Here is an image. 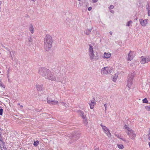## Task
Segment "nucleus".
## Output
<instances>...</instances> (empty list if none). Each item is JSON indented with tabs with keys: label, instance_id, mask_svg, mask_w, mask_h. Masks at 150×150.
Returning a JSON list of instances; mask_svg holds the SVG:
<instances>
[{
	"label": "nucleus",
	"instance_id": "obj_36",
	"mask_svg": "<svg viewBox=\"0 0 150 150\" xmlns=\"http://www.w3.org/2000/svg\"><path fill=\"white\" fill-rule=\"evenodd\" d=\"M148 137L149 140H150V130L149 131V132L148 134Z\"/></svg>",
	"mask_w": 150,
	"mask_h": 150
},
{
	"label": "nucleus",
	"instance_id": "obj_15",
	"mask_svg": "<svg viewBox=\"0 0 150 150\" xmlns=\"http://www.w3.org/2000/svg\"><path fill=\"white\" fill-rule=\"evenodd\" d=\"M36 86L37 90L38 91H41L42 89V85H40L38 84H36Z\"/></svg>",
	"mask_w": 150,
	"mask_h": 150
},
{
	"label": "nucleus",
	"instance_id": "obj_55",
	"mask_svg": "<svg viewBox=\"0 0 150 150\" xmlns=\"http://www.w3.org/2000/svg\"><path fill=\"white\" fill-rule=\"evenodd\" d=\"M8 72H9V71H8Z\"/></svg>",
	"mask_w": 150,
	"mask_h": 150
},
{
	"label": "nucleus",
	"instance_id": "obj_4",
	"mask_svg": "<svg viewBox=\"0 0 150 150\" xmlns=\"http://www.w3.org/2000/svg\"><path fill=\"white\" fill-rule=\"evenodd\" d=\"M49 70L45 67H41L39 69L38 71L39 74L41 76L45 77L46 75V74L48 73V71Z\"/></svg>",
	"mask_w": 150,
	"mask_h": 150
},
{
	"label": "nucleus",
	"instance_id": "obj_38",
	"mask_svg": "<svg viewBox=\"0 0 150 150\" xmlns=\"http://www.w3.org/2000/svg\"><path fill=\"white\" fill-rule=\"evenodd\" d=\"M5 49L7 51H8L9 52V51H10V50L7 47H5Z\"/></svg>",
	"mask_w": 150,
	"mask_h": 150
},
{
	"label": "nucleus",
	"instance_id": "obj_3",
	"mask_svg": "<svg viewBox=\"0 0 150 150\" xmlns=\"http://www.w3.org/2000/svg\"><path fill=\"white\" fill-rule=\"evenodd\" d=\"M45 77L46 79L51 81H56V77L50 70L48 71V73L46 74V75L45 76Z\"/></svg>",
	"mask_w": 150,
	"mask_h": 150
},
{
	"label": "nucleus",
	"instance_id": "obj_19",
	"mask_svg": "<svg viewBox=\"0 0 150 150\" xmlns=\"http://www.w3.org/2000/svg\"><path fill=\"white\" fill-rule=\"evenodd\" d=\"M104 55L105 58H108L111 56V54L110 53H106V52H105Z\"/></svg>",
	"mask_w": 150,
	"mask_h": 150
},
{
	"label": "nucleus",
	"instance_id": "obj_33",
	"mask_svg": "<svg viewBox=\"0 0 150 150\" xmlns=\"http://www.w3.org/2000/svg\"><path fill=\"white\" fill-rule=\"evenodd\" d=\"M3 110L2 108L0 109V115H2L3 114Z\"/></svg>",
	"mask_w": 150,
	"mask_h": 150
},
{
	"label": "nucleus",
	"instance_id": "obj_43",
	"mask_svg": "<svg viewBox=\"0 0 150 150\" xmlns=\"http://www.w3.org/2000/svg\"><path fill=\"white\" fill-rule=\"evenodd\" d=\"M124 128H127H127H128L127 127V125H125V126L124 127Z\"/></svg>",
	"mask_w": 150,
	"mask_h": 150
},
{
	"label": "nucleus",
	"instance_id": "obj_20",
	"mask_svg": "<svg viewBox=\"0 0 150 150\" xmlns=\"http://www.w3.org/2000/svg\"><path fill=\"white\" fill-rule=\"evenodd\" d=\"M89 55L90 56V58L91 60H92L94 59L95 55L93 52L89 53Z\"/></svg>",
	"mask_w": 150,
	"mask_h": 150
},
{
	"label": "nucleus",
	"instance_id": "obj_57",
	"mask_svg": "<svg viewBox=\"0 0 150 150\" xmlns=\"http://www.w3.org/2000/svg\"><path fill=\"white\" fill-rule=\"evenodd\" d=\"M0 73H1V71H0Z\"/></svg>",
	"mask_w": 150,
	"mask_h": 150
},
{
	"label": "nucleus",
	"instance_id": "obj_23",
	"mask_svg": "<svg viewBox=\"0 0 150 150\" xmlns=\"http://www.w3.org/2000/svg\"><path fill=\"white\" fill-rule=\"evenodd\" d=\"M0 147L2 150H6L7 149L5 146L4 143H3L2 145L1 144H0Z\"/></svg>",
	"mask_w": 150,
	"mask_h": 150
},
{
	"label": "nucleus",
	"instance_id": "obj_6",
	"mask_svg": "<svg viewBox=\"0 0 150 150\" xmlns=\"http://www.w3.org/2000/svg\"><path fill=\"white\" fill-rule=\"evenodd\" d=\"M127 135L132 139H134L136 137V134L133 130L129 128H127V131H126Z\"/></svg>",
	"mask_w": 150,
	"mask_h": 150
},
{
	"label": "nucleus",
	"instance_id": "obj_34",
	"mask_svg": "<svg viewBox=\"0 0 150 150\" xmlns=\"http://www.w3.org/2000/svg\"><path fill=\"white\" fill-rule=\"evenodd\" d=\"M114 6L113 5H111L109 7V9L111 10V9H112L114 8Z\"/></svg>",
	"mask_w": 150,
	"mask_h": 150
},
{
	"label": "nucleus",
	"instance_id": "obj_44",
	"mask_svg": "<svg viewBox=\"0 0 150 150\" xmlns=\"http://www.w3.org/2000/svg\"><path fill=\"white\" fill-rule=\"evenodd\" d=\"M120 139H121L122 141H124L125 142H126V141L125 140V139L123 138H120Z\"/></svg>",
	"mask_w": 150,
	"mask_h": 150
},
{
	"label": "nucleus",
	"instance_id": "obj_16",
	"mask_svg": "<svg viewBox=\"0 0 150 150\" xmlns=\"http://www.w3.org/2000/svg\"><path fill=\"white\" fill-rule=\"evenodd\" d=\"M92 30V28L90 29L86 30L84 32V33L86 35H88L91 33Z\"/></svg>",
	"mask_w": 150,
	"mask_h": 150
},
{
	"label": "nucleus",
	"instance_id": "obj_56",
	"mask_svg": "<svg viewBox=\"0 0 150 150\" xmlns=\"http://www.w3.org/2000/svg\"><path fill=\"white\" fill-rule=\"evenodd\" d=\"M8 72H9V71H8Z\"/></svg>",
	"mask_w": 150,
	"mask_h": 150
},
{
	"label": "nucleus",
	"instance_id": "obj_39",
	"mask_svg": "<svg viewBox=\"0 0 150 150\" xmlns=\"http://www.w3.org/2000/svg\"><path fill=\"white\" fill-rule=\"evenodd\" d=\"M98 0H92V1L93 3H96L97 2Z\"/></svg>",
	"mask_w": 150,
	"mask_h": 150
},
{
	"label": "nucleus",
	"instance_id": "obj_18",
	"mask_svg": "<svg viewBox=\"0 0 150 150\" xmlns=\"http://www.w3.org/2000/svg\"><path fill=\"white\" fill-rule=\"evenodd\" d=\"M79 111L80 112V115L83 119H85L86 118V116L84 115L83 112L81 110H79Z\"/></svg>",
	"mask_w": 150,
	"mask_h": 150
},
{
	"label": "nucleus",
	"instance_id": "obj_41",
	"mask_svg": "<svg viewBox=\"0 0 150 150\" xmlns=\"http://www.w3.org/2000/svg\"><path fill=\"white\" fill-rule=\"evenodd\" d=\"M104 106L105 107V110H106V108H107V107L106 104H104Z\"/></svg>",
	"mask_w": 150,
	"mask_h": 150
},
{
	"label": "nucleus",
	"instance_id": "obj_31",
	"mask_svg": "<svg viewBox=\"0 0 150 150\" xmlns=\"http://www.w3.org/2000/svg\"><path fill=\"white\" fill-rule=\"evenodd\" d=\"M145 108L148 111H150V106H146Z\"/></svg>",
	"mask_w": 150,
	"mask_h": 150
},
{
	"label": "nucleus",
	"instance_id": "obj_37",
	"mask_svg": "<svg viewBox=\"0 0 150 150\" xmlns=\"http://www.w3.org/2000/svg\"><path fill=\"white\" fill-rule=\"evenodd\" d=\"M0 141H1L2 143H4L3 140L1 138V137H0Z\"/></svg>",
	"mask_w": 150,
	"mask_h": 150
},
{
	"label": "nucleus",
	"instance_id": "obj_30",
	"mask_svg": "<svg viewBox=\"0 0 150 150\" xmlns=\"http://www.w3.org/2000/svg\"><path fill=\"white\" fill-rule=\"evenodd\" d=\"M82 3H81L80 2H79V4H78L77 6H76L78 7V8H80L81 7V6H82Z\"/></svg>",
	"mask_w": 150,
	"mask_h": 150
},
{
	"label": "nucleus",
	"instance_id": "obj_35",
	"mask_svg": "<svg viewBox=\"0 0 150 150\" xmlns=\"http://www.w3.org/2000/svg\"><path fill=\"white\" fill-rule=\"evenodd\" d=\"M0 86L3 88H5L4 86L1 83H0Z\"/></svg>",
	"mask_w": 150,
	"mask_h": 150
},
{
	"label": "nucleus",
	"instance_id": "obj_27",
	"mask_svg": "<svg viewBox=\"0 0 150 150\" xmlns=\"http://www.w3.org/2000/svg\"><path fill=\"white\" fill-rule=\"evenodd\" d=\"M117 146L118 148L120 149H123L124 148V147L123 145H122V144H117Z\"/></svg>",
	"mask_w": 150,
	"mask_h": 150
},
{
	"label": "nucleus",
	"instance_id": "obj_47",
	"mask_svg": "<svg viewBox=\"0 0 150 150\" xmlns=\"http://www.w3.org/2000/svg\"><path fill=\"white\" fill-rule=\"evenodd\" d=\"M110 35H112V32L111 31H110Z\"/></svg>",
	"mask_w": 150,
	"mask_h": 150
},
{
	"label": "nucleus",
	"instance_id": "obj_9",
	"mask_svg": "<svg viewBox=\"0 0 150 150\" xmlns=\"http://www.w3.org/2000/svg\"><path fill=\"white\" fill-rule=\"evenodd\" d=\"M150 61V57H148L142 56V59L140 61V62L142 64H144L146 63H147Z\"/></svg>",
	"mask_w": 150,
	"mask_h": 150
},
{
	"label": "nucleus",
	"instance_id": "obj_2",
	"mask_svg": "<svg viewBox=\"0 0 150 150\" xmlns=\"http://www.w3.org/2000/svg\"><path fill=\"white\" fill-rule=\"evenodd\" d=\"M135 75V74L134 71H133L132 73H131V74H129L128 75L127 80V86L129 88H130L132 85V81Z\"/></svg>",
	"mask_w": 150,
	"mask_h": 150
},
{
	"label": "nucleus",
	"instance_id": "obj_5",
	"mask_svg": "<svg viewBox=\"0 0 150 150\" xmlns=\"http://www.w3.org/2000/svg\"><path fill=\"white\" fill-rule=\"evenodd\" d=\"M80 135V132H74L72 134L70 135L69 137H71V140L74 141H76L79 139Z\"/></svg>",
	"mask_w": 150,
	"mask_h": 150
},
{
	"label": "nucleus",
	"instance_id": "obj_11",
	"mask_svg": "<svg viewBox=\"0 0 150 150\" xmlns=\"http://www.w3.org/2000/svg\"><path fill=\"white\" fill-rule=\"evenodd\" d=\"M10 56V57L11 59L12 60H13L15 59V55L16 54V52L15 51H12L11 52L9 51V52Z\"/></svg>",
	"mask_w": 150,
	"mask_h": 150
},
{
	"label": "nucleus",
	"instance_id": "obj_45",
	"mask_svg": "<svg viewBox=\"0 0 150 150\" xmlns=\"http://www.w3.org/2000/svg\"><path fill=\"white\" fill-rule=\"evenodd\" d=\"M110 12H111V13H114V11H113V10H110Z\"/></svg>",
	"mask_w": 150,
	"mask_h": 150
},
{
	"label": "nucleus",
	"instance_id": "obj_17",
	"mask_svg": "<svg viewBox=\"0 0 150 150\" xmlns=\"http://www.w3.org/2000/svg\"><path fill=\"white\" fill-rule=\"evenodd\" d=\"M89 53L93 52V47L91 45H89Z\"/></svg>",
	"mask_w": 150,
	"mask_h": 150
},
{
	"label": "nucleus",
	"instance_id": "obj_21",
	"mask_svg": "<svg viewBox=\"0 0 150 150\" xmlns=\"http://www.w3.org/2000/svg\"><path fill=\"white\" fill-rule=\"evenodd\" d=\"M29 28L30 32L32 34H33L34 33V28H33V25L32 24H31L30 25Z\"/></svg>",
	"mask_w": 150,
	"mask_h": 150
},
{
	"label": "nucleus",
	"instance_id": "obj_46",
	"mask_svg": "<svg viewBox=\"0 0 150 150\" xmlns=\"http://www.w3.org/2000/svg\"><path fill=\"white\" fill-rule=\"evenodd\" d=\"M115 135L116 136H117V137H118V138H119L120 139V137H119V135H116V134H115Z\"/></svg>",
	"mask_w": 150,
	"mask_h": 150
},
{
	"label": "nucleus",
	"instance_id": "obj_14",
	"mask_svg": "<svg viewBox=\"0 0 150 150\" xmlns=\"http://www.w3.org/2000/svg\"><path fill=\"white\" fill-rule=\"evenodd\" d=\"M147 20L145 19L143 20L140 21L141 24L143 26H145L147 23Z\"/></svg>",
	"mask_w": 150,
	"mask_h": 150
},
{
	"label": "nucleus",
	"instance_id": "obj_48",
	"mask_svg": "<svg viewBox=\"0 0 150 150\" xmlns=\"http://www.w3.org/2000/svg\"><path fill=\"white\" fill-rule=\"evenodd\" d=\"M147 8L148 9V12H149L150 11V9L149 8Z\"/></svg>",
	"mask_w": 150,
	"mask_h": 150
},
{
	"label": "nucleus",
	"instance_id": "obj_13",
	"mask_svg": "<svg viewBox=\"0 0 150 150\" xmlns=\"http://www.w3.org/2000/svg\"><path fill=\"white\" fill-rule=\"evenodd\" d=\"M133 57L134 56L132 54V52L130 51V52L128 54V57L127 59V60L131 61Z\"/></svg>",
	"mask_w": 150,
	"mask_h": 150
},
{
	"label": "nucleus",
	"instance_id": "obj_53",
	"mask_svg": "<svg viewBox=\"0 0 150 150\" xmlns=\"http://www.w3.org/2000/svg\"><path fill=\"white\" fill-rule=\"evenodd\" d=\"M81 0H78V1H80Z\"/></svg>",
	"mask_w": 150,
	"mask_h": 150
},
{
	"label": "nucleus",
	"instance_id": "obj_7",
	"mask_svg": "<svg viewBox=\"0 0 150 150\" xmlns=\"http://www.w3.org/2000/svg\"><path fill=\"white\" fill-rule=\"evenodd\" d=\"M111 68L109 67H104L101 70L102 73L103 74H110L112 72V70L111 69Z\"/></svg>",
	"mask_w": 150,
	"mask_h": 150
},
{
	"label": "nucleus",
	"instance_id": "obj_8",
	"mask_svg": "<svg viewBox=\"0 0 150 150\" xmlns=\"http://www.w3.org/2000/svg\"><path fill=\"white\" fill-rule=\"evenodd\" d=\"M103 129L104 130V132L107 134L108 137H110L111 136V133L110 132V131L108 128L105 126H103L102 124L100 125Z\"/></svg>",
	"mask_w": 150,
	"mask_h": 150
},
{
	"label": "nucleus",
	"instance_id": "obj_42",
	"mask_svg": "<svg viewBox=\"0 0 150 150\" xmlns=\"http://www.w3.org/2000/svg\"><path fill=\"white\" fill-rule=\"evenodd\" d=\"M2 4V2L1 1H0V11H1V4Z\"/></svg>",
	"mask_w": 150,
	"mask_h": 150
},
{
	"label": "nucleus",
	"instance_id": "obj_26",
	"mask_svg": "<svg viewBox=\"0 0 150 150\" xmlns=\"http://www.w3.org/2000/svg\"><path fill=\"white\" fill-rule=\"evenodd\" d=\"M132 23V21H129L127 22L126 25L128 26H130V25Z\"/></svg>",
	"mask_w": 150,
	"mask_h": 150
},
{
	"label": "nucleus",
	"instance_id": "obj_40",
	"mask_svg": "<svg viewBox=\"0 0 150 150\" xmlns=\"http://www.w3.org/2000/svg\"><path fill=\"white\" fill-rule=\"evenodd\" d=\"M92 9V7H89L88 8V11H91Z\"/></svg>",
	"mask_w": 150,
	"mask_h": 150
},
{
	"label": "nucleus",
	"instance_id": "obj_29",
	"mask_svg": "<svg viewBox=\"0 0 150 150\" xmlns=\"http://www.w3.org/2000/svg\"><path fill=\"white\" fill-rule=\"evenodd\" d=\"M58 74V75H59L60 77H57V78H59V80H60V77L62 78V75H61V72H59V73ZM57 76H58V75H57Z\"/></svg>",
	"mask_w": 150,
	"mask_h": 150
},
{
	"label": "nucleus",
	"instance_id": "obj_10",
	"mask_svg": "<svg viewBox=\"0 0 150 150\" xmlns=\"http://www.w3.org/2000/svg\"><path fill=\"white\" fill-rule=\"evenodd\" d=\"M47 102L49 104H52L53 105H54L58 103V101H54V100L48 97L47 98Z\"/></svg>",
	"mask_w": 150,
	"mask_h": 150
},
{
	"label": "nucleus",
	"instance_id": "obj_22",
	"mask_svg": "<svg viewBox=\"0 0 150 150\" xmlns=\"http://www.w3.org/2000/svg\"><path fill=\"white\" fill-rule=\"evenodd\" d=\"M33 42L32 39L31 37L28 38V41L26 42V44L27 45H30V43Z\"/></svg>",
	"mask_w": 150,
	"mask_h": 150
},
{
	"label": "nucleus",
	"instance_id": "obj_49",
	"mask_svg": "<svg viewBox=\"0 0 150 150\" xmlns=\"http://www.w3.org/2000/svg\"><path fill=\"white\" fill-rule=\"evenodd\" d=\"M149 146L150 148V142H149Z\"/></svg>",
	"mask_w": 150,
	"mask_h": 150
},
{
	"label": "nucleus",
	"instance_id": "obj_28",
	"mask_svg": "<svg viewBox=\"0 0 150 150\" xmlns=\"http://www.w3.org/2000/svg\"><path fill=\"white\" fill-rule=\"evenodd\" d=\"M143 103H147L148 102V100L146 98H145L143 100Z\"/></svg>",
	"mask_w": 150,
	"mask_h": 150
},
{
	"label": "nucleus",
	"instance_id": "obj_25",
	"mask_svg": "<svg viewBox=\"0 0 150 150\" xmlns=\"http://www.w3.org/2000/svg\"><path fill=\"white\" fill-rule=\"evenodd\" d=\"M39 144V142L38 140H37L36 141H35L33 143V145L35 146H38Z\"/></svg>",
	"mask_w": 150,
	"mask_h": 150
},
{
	"label": "nucleus",
	"instance_id": "obj_32",
	"mask_svg": "<svg viewBox=\"0 0 150 150\" xmlns=\"http://www.w3.org/2000/svg\"><path fill=\"white\" fill-rule=\"evenodd\" d=\"M83 122H84V123H85V125H87L88 122H87L85 118V119H84L83 120Z\"/></svg>",
	"mask_w": 150,
	"mask_h": 150
},
{
	"label": "nucleus",
	"instance_id": "obj_50",
	"mask_svg": "<svg viewBox=\"0 0 150 150\" xmlns=\"http://www.w3.org/2000/svg\"><path fill=\"white\" fill-rule=\"evenodd\" d=\"M20 107L21 108H22V107H23V105H21V106H20Z\"/></svg>",
	"mask_w": 150,
	"mask_h": 150
},
{
	"label": "nucleus",
	"instance_id": "obj_12",
	"mask_svg": "<svg viewBox=\"0 0 150 150\" xmlns=\"http://www.w3.org/2000/svg\"><path fill=\"white\" fill-rule=\"evenodd\" d=\"M89 104L90 105V108L92 109L93 108L96 104L95 103V99H93L91 101V102L89 103Z\"/></svg>",
	"mask_w": 150,
	"mask_h": 150
},
{
	"label": "nucleus",
	"instance_id": "obj_52",
	"mask_svg": "<svg viewBox=\"0 0 150 150\" xmlns=\"http://www.w3.org/2000/svg\"><path fill=\"white\" fill-rule=\"evenodd\" d=\"M62 103V105H64V103Z\"/></svg>",
	"mask_w": 150,
	"mask_h": 150
},
{
	"label": "nucleus",
	"instance_id": "obj_54",
	"mask_svg": "<svg viewBox=\"0 0 150 150\" xmlns=\"http://www.w3.org/2000/svg\"><path fill=\"white\" fill-rule=\"evenodd\" d=\"M18 105H20V104H19V103H18Z\"/></svg>",
	"mask_w": 150,
	"mask_h": 150
},
{
	"label": "nucleus",
	"instance_id": "obj_51",
	"mask_svg": "<svg viewBox=\"0 0 150 150\" xmlns=\"http://www.w3.org/2000/svg\"><path fill=\"white\" fill-rule=\"evenodd\" d=\"M149 12H148V15H149V16H150V15H149Z\"/></svg>",
	"mask_w": 150,
	"mask_h": 150
},
{
	"label": "nucleus",
	"instance_id": "obj_24",
	"mask_svg": "<svg viewBox=\"0 0 150 150\" xmlns=\"http://www.w3.org/2000/svg\"><path fill=\"white\" fill-rule=\"evenodd\" d=\"M118 77V74H115L114 75L112 78V80L114 81H115L117 80V79Z\"/></svg>",
	"mask_w": 150,
	"mask_h": 150
},
{
	"label": "nucleus",
	"instance_id": "obj_1",
	"mask_svg": "<svg viewBox=\"0 0 150 150\" xmlns=\"http://www.w3.org/2000/svg\"><path fill=\"white\" fill-rule=\"evenodd\" d=\"M52 41V37L50 35H46L44 39V47L46 51H49L51 48Z\"/></svg>",
	"mask_w": 150,
	"mask_h": 150
}]
</instances>
